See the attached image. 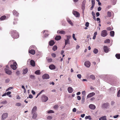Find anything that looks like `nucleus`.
<instances>
[{
	"instance_id": "nucleus-1",
	"label": "nucleus",
	"mask_w": 120,
	"mask_h": 120,
	"mask_svg": "<svg viewBox=\"0 0 120 120\" xmlns=\"http://www.w3.org/2000/svg\"><path fill=\"white\" fill-rule=\"evenodd\" d=\"M11 33L12 37L14 39L18 38L19 37V34L16 30H12Z\"/></svg>"
},
{
	"instance_id": "nucleus-2",
	"label": "nucleus",
	"mask_w": 120,
	"mask_h": 120,
	"mask_svg": "<svg viewBox=\"0 0 120 120\" xmlns=\"http://www.w3.org/2000/svg\"><path fill=\"white\" fill-rule=\"evenodd\" d=\"M17 64L16 62H14L13 64H11V68L14 70H15L17 68L16 66Z\"/></svg>"
},
{
	"instance_id": "nucleus-3",
	"label": "nucleus",
	"mask_w": 120,
	"mask_h": 120,
	"mask_svg": "<svg viewBox=\"0 0 120 120\" xmlns=\"http://www.w3.org/2000/svg\"><path fill=\"white\" fill-rule=\"evenodd\" d=\"M107 32L106 30H104L102 31L101 34V36L103 37L106 36L107 35Z\"/></svg>"
},
{
	"instance_id": "nucleus-4",
	"label": "nucleus",
	"mask_w": 120,
	"mask_h": 120,
	"mask_svg": "<svg viewBox=\"0 0 120 120\" xmlns=\"http://www.w3.org/2000/svg\"><path fill=\"white\" fill-rule=\"evenodd\" d=\"M103 49L104 52L105 53H108L109 51V48L106 46H104Z\"/></svg>"
},
{
	"instance_id": "nucleus-5",
	"label": "nucleus",
	"mask_w": 120,
	"mask_h": 120,
	"mask_svg": "<svg viewBox=\"0 0 120 120\" xmlns=\"http://www.w3.org/2000/svg\"><path fill=\"white\" fill-rule=\"evenodd\" d=\"M48 100V97L46 96L43 95L42 97V101L43 102H46Z\"/></svg>"
},
{
	"instance_id": "nucleus-6",
	"label": "nucleus",
	"mask_w": 120,
	"mask_h": 120,
	"mask_svg": "<svg viewBox=\"0 0 120 120\" xmlns=\"http://www.w3.org/2000/svg\"><path fill=\"white\" fill-rule=\"evenodd\" d=\"M73 13L76 17H78L79 16L80 14L77 11H73Z\"/></svg>"
},
{
	"instance_id": "nucleus-7",
	"label": "nucleus",
	"mask_w": 120,
	"mask_h": 120,
	"mask_svg": "<svg viewBox=\"0 0 120 120\" xmlns=\"http://www.w3.org/2000/svg\"><path fill=\"white\" fill-rule=\"evenodd\" d=\"M84 65L87 67L89 68L90 65V63L89 61H87L85 62Z\"/></svg>"
},
{
	"instance_id": "nucleus-8",
	"label": "nucleus",
	"mask_w": 120,
	"mask_h": 120,
	"mask_svg": "<svg viewBox=\"0 0 120 120\" xmlns=\"http://www.w3.org/2000/svg\"><path fill=\"white\" fill-rule=\"evenodd\" d=\"M42 78L43 79H49V76L48 74H44L42 76Z\"/></svg>"
},
{
	"instance_id": "nucleus-9",
	"label": "nucleus",
	"mask_w": 120,
	"mask_h": 120,
	"mask_svg": "<svg viewBox=\"0 0 120 120\" xmlns=\"http://www.w3.org/2000/svg\"><path fill=\"white\" fill-rule=\"evenodd\" d=\"M8 114L7 113L3 114L2 115V120H4V119L6 118L8 116Z\"/></svg>"
},
{
	"instance_id": "nucleus-10",
	"label": "nucleus",
	"mask_w": 120,
	"mask_h": 120,
	"mask_svg": "<svg viewBox=\"0 0 120 120\" xmlns=\"http://www.w3.org/2000/svg\"><path fill=\"white\" fill-rule=\"evenodd\" d=\"M95 93L94 92L90 93L87 95V97L88 98H90L95 95Z\"/></svg>"
},
{
	"instance_id": "nucleus-11",
	"label": "nucleus",
	"mask_w": 120,
	"mask_h": 120,
	"mask_svg": "<svg viewBox=\"0 0 120 120\" xmlns=\"http://www.w3.org/2000/svg\"><path fill=\"white\" fill-rule=\"evenodd\" d=\"M92 6L90 8V10H92L94 8L95 5V2L94 0H92Z\"/></svg>"
},
{
	"instance_id": "nucleus-12",
	"label": "nucleus",
	"mask_w": 120,
	"mask_h": 120,
	"mask_svg": "<svg viewBox=\"0 0 120 120\" xmlns=\"http://www.w3.org/2000/svg\"><path fill=\"white\" fill-rule=\"evenodd\" d=\"M49 68L51 70L54 69L56 68L55 66L53 64L50 65L49 66Z\"/></svg>"
},
{
	"instance_id": "nucleus-13",
	"label": "nucleus",
	"mask_w": 120,
	"mask_h": 120,
	"mask_svg": "<svg viewBox=\"0 0 120 120\" xmlns=\"http://www.w3.org/2000/svg\"><path fill=\"white\" fill-rule=\"evenodd\" d=\"M37 109V108L36 106H35L34 107L32 110L31 113L32 114H33L36 112Z\"/></svg>"
},
{
	"instance_id": "nucleus-14",
	"label": "nucleus",
	"mask_w": 120,
	"mask_h": 120,
	"mask_svg": "<svg viewBox=\"0 0 120 120\" xmlns=\"http://www.w3.org/2000/svg\"><path fill=\"white\" fill-rule=\"evenodd\" d=\"M89 108L91 109H94L96 108L95 105L93 104H90L89 106Z\"/></svg>"
},
{
	"instance_id": "nucleus-15",
	"label": "nucleus",
	"mask_w": 120,
	"mask_h": 120,
	"mask_svg": "<svg viewBox=\"0 0 120 120\" xmlns=\"http://www.w3.org/2000/svg\"><path fill=\"white\" fill-rule=\"evenodd\" d=\"M35 50L33 49H31L30 50H29V53H30V54H32L34 55L35 53Z\"/></svg>"
},
{
	"instance_id": "nucleus-16",
	"label": "nucleus",
	"mask_w": 120,
	"mask_h": 120,
	"mask_svg": "<svg viewBox=\"0 0 120 120\" xmlns=\"http://www.w3.org/2000/svg\"><path fill=\"white\" fill-rule=\"evenodd\" d=\"M30 64L33 67H34L35 66V61L33 60H30Z\"/></svg>"
},
{
	"instance_id": "nucleus-17",
	"label": "nucleus",
	"mask_w": 120,
	"mask_h": 120,
	"mask_svg": "<svg viewBox=\"0 0 120 120\" xmlns=\"http://www.w3.org/2000/svg\"><path fill=\"white\" fill-rule=\"evenodd\" d=\"M68 92L70 93H72L73 91V89L71 87H69L68 89Z\"/></svg>"
},
{
	"instance_id": "nucleus-18",
	"label": "nucleus",
	"mask_w": 120,
	"mask_h": 120,
	"mask_svg": "<svg viewBox=\"0 0 120 120\" xmlns=\"http://www.w3.org/2000/svg\"><path fill=\"white\" fill-rule=\"evenodd\" d=\"M61 36L60 35H57L55 38V39L57 41L61 39Z\"/></svg>"
},
{
	"instance_id": "nucleus-19",
	"label": "nucleus",
	"mask_w": 120,
	"mask_h": 120,
	"mask_svg": "<svg viewBox=\"0 0 120 120\" xmlns=\"http://www.w3.org/2000/svg\"><path fill=\"white\" fill-rule=\"evenodd\" d=\"M109 105V104L108 103H104L103 104L102 106L103 107L107 108Z\"/></svg>"
},
{
	"instance_id": "nucleus-20",
	"label": "nucleus",
	"mask_w": 120,
	"mask_h": 120,
	"mask_svg": "<svg viewBox=\"0 0 120 120\" xmlns=\"http://www.w3.org/2000/svg\"><path fill=\"white\" fill-rule=\"evenodd\" d=\"M5 71L6 73L8 75H11V71L7 70L6 69H5Z\"/></svg>"
},
{
	"instance_id": "nucleus-21",
	"label": "nucleus",
	"mask_w": 120,
	"mask_h": 120,
	"mask_svg": "<svg viewBox=\"0 0 120 120\" xmlns=\"http://www.w3.org/2000/svg\"><path fill=\"white\" fill-rule=\"evenodd\" d=\"M99 120H106V118L105 116L101 117L99 118Z\"/></svg>"
},
{
	"instance_id": "nucleus-22",
	"label": "nucleus",
	"mask_w": 120,
	"mask_h": 120,
	"mask_svg": "<svg viewBox=\"0 0 120 120\" xmlns=\"http://www.w3.org/2000/svg\"><path fill=\"white\" fill-rule=\"evenodd\" d=\"M67 22L71 25H73V24L71 22V20L69 18H67Z\"/></svg>"
},
{
	"instance_id": "nucleus-23",
	"label": "nucleus",
	"mask_w": 120,
	"mask_h": 120,
	"mask_svg": "<svg viewBox=\"0 0 120 120\" xmlns=\"http://www.w3.org/2000/svg\"><path fill=\"white\" fill-rule=\"evenodd\" d=\"M55 44V42L51 40L49 42V45L50 46H52Z\"/></svg>"
},
{
	"instance_id": "nucleus-24",
	"label": "nucleus",
	"mask_w": 120,
	"mask_h": 120,
	"mask_svg": "<svg viewBox=\"0 0 120 120\" xmlns=\"http://www.w3.org/2000/svg\"><path fill=\"white\" fill-rule=\"evenodd\" d=\"M6 18V16L4 15L1 16L0 18V19L1 20H5Z\"/></svg>"
},
{
	"instance_id": "nucleus-25",
	"label": "nucleus",
	"mask_w": 120,
	"mask_h": 120,
	"mask_svg": "<svg viewBox=\"0 0 120 120\" xmlns=\"http://www.w3.org/2000/svg\"><path fill=\"white\" fill-rule=\"evenodd\" d=\"M58 32H59V33L60 34H65V32L63 30H62L60 31H57V33H58Z\"/></svg>"
},
{
	"instance_id": "nucleus-26",
	"label": "nucleus",
	"mask_w": 120,
	"mask_h": 120,
	"mask_svg": "<svg viewBox=\"0 0 120 120\" xmlns=\"http://www.w3.org/2000/svg\"><path fill=\"white\" fill-rule=\"evenodd\" d=\"M65 45H66L67 44H70V41L69 40H65Z\"/></svg>"
},
{
	"instance_id": "nucleus-27",
	"label": "nucleus",
	"mask_w": 120,
	"mask_h": 120,
	"mask_svg": "<svg viewBox=\"0 0 120 120\" xmlns=\"http://www.w3.org/2000/svg\"><path fill=\"white\" fill-rule=\"evenodd\" d=\"M37 116V114L36 113H34L33 115L32 118L34 119H35Z\"/></svg>"
},
{
	"instance_id": "nucleus-28",
	"label": "nucleus",
	"mask_w": 120,
	"mask_h": 120,
	"mask_svg": "<svg viewBox=\"0 0 120 120\" xmlns=\"http://www.w3.org/2000/svg\"><path fill=\"white\" fill-rule=\"evenodd\" d=\"M27 72L28 69L27 68H26L23 70V74H25L27 73Z\"/></svg>"
},
{
	"instance_id": "nucleus-29",
	"label": "nucleus",
	"mask_w": 120,
	"mask_h": 120,
	"mask_svg": "<svg viewBox=\"0 0 120 120\" xmlns=\"http://www.w3.org/2000/svg\"><path fill=\"white\" fill-rule=\"evenodd\" d=\"M114 32L113 31H111L110 32V34L111 36L113 37L114 36Z\"/></svg>"
},
{
	"instance_id": "nucleus-30",
	"label": "nucleus",
	"mask_w": 120,
	"mask_h": 120,
	"mask_svg": "<svg viewBox=\"0 0 120 120\" xmlns=\"http://www.w3.org/2000/svg\"><path fill=\"white\" fill-rule=\"evenodd\" d=\"M116 58L118 59H120V54H116L115 55Z\"/></svg>"
},
{
	"instance_id": "nucleus-31",
	"label": "nucleus",
	"mask_w": 120,
	"mask_h": 120,
	"mask_svg": "<svg viewBox=\"0 0 120 120\" xmlns=\"http://www.w3.org/2000/svg\"><path fill=\"white\" fill-rule=\"evenodd\" d=\"M13 13L14 15H18V13L15 10H14L13 11Z\"/></svg>"
},
{
	"instance_id": "nucleus-32",
	"label": "nucleus",
	"mask_w": 120,
	"mask_h": 120,
	"mask_svg": "<svg viewBox=\"0 0 120 120\" xmlns=\"http://www.w3.org/2000/svg\"><path fill=\"white\" fill-rule=\"evenodd\" d=\"M46 59L47 61L49 63L51 62L52 61V60L51 58H47Z\"/></svg>"
},
{
	"instance_id": "nucleus-33",
	"label": "nucleus",
	"mask_w": 120,
	"mask_h": 120,
	"mask_svg": "<svg viewBox=\"0 0 120 120\" xmlns=\"http://www.w3.org/2000/svg\"><path fill=\"white\" fill-rule=\"evenodd\" d=\"M57 49V47L56 45H55L52 48V49L54 51H55V50H56Z\"/></svg>"
},
{
	"instance_id": "nucleus-34",
	"label": "nucleus",
	"mask_w": 120,
	"mask_h": 120,
	"mask_svg": "<svg viewBox=\"0 0 120 120\" xmlns=\"http://www.w3.org/2000/svg\"><path fill=\"white\" fill-rule=\"evenodd\" d=\"M40 70H38L35 72V73L37 75H39L40 74Z\"/></svg>"
},
{
	"instance_id": "nucleus-35",
	"label": "nucleus",
	"mask_w": 120,
	"mask_h": 120,
	"mask_svg": "<svg viewBox=\"0 0 120 120\" xmlns=\"http://www.w3.org/2000/svg\"><path fill=\"white\" fill-rule=\"evenodd\" d=\"M98 51L97 49H94L93 50V52L95 54H97L98 52Z\"/></svg>"
},
{
	"instance_id": "nucleus-36",
	"label": "nucleus",
	"mask_w": 120,
	"mask_h": 120,
	"mask_svg": "<svg viewBox=\"0 0 120 120\" xmlns=\"http://www.w3.org/2000/svg\"><path fill=\"white\" fill-rule=\"evenodd\" d=\"M30 78L32 79H35V76L31 75L30 76Z\"/></svg>"
},
{
	"instance_id": "nucleus-37",
	"label": "nucleus",
	"mask_w": 120,
	"mask_h": 120,
	"mask_svg": "<svg viewBox=\"0 0 120 120\" xmlns=\"http://www.w3.org/2000/svg\"><path fill=\"white\" fill-rule=\"evenodd\" d=\"M107 16L109 17H110L111 16V13L110 11H108L107 12Z\"/></svg>"
},
{
	"instance_id": "nucleus-38",
	"label": "nucleus",
	"mask_w": 120,
	"mask_h": 120,
	"mask_svg": "<svg viewBox=\"0 0 120 120\" xmlns=\"http://www.w3.org/2000/svg\"><path fill=\"white\" fill-rule=\"evenodd\" d=\"M82 103H83L85 101V98L84 96H83L82 97Z\"/></svg>"
},
{
	"instance_id": "nucleus-39",
	"label": "nucleus",
	"mask_w": 120,
	"mask_h": 120,
	"mask_svg": "<svg viewBox=\"0 0 120 120\" xmlns=\"http://www.w3.org/2000/svg\"><path fill=\"white\" fill-rule=\"evenodd\" d=\"M113 1H112V5H114L116 3L117 0H113Z\"/></svg>"
},
{
	"instance_id": "nucleus-40",
	"label": "nucleus",
	"mask_w": 120,
	"mask_h": 120,
	"mask_svg": "<svg viewBox=\"0 0 120 120\" xmlns=\"http://www.w3.org/2000/svg\"><path fill=\"white\" fill-rule=\"evenodd\" d=\"M85 5H82V10L83 12V13L85 9Z\"/></svg>"
},
{
	"instance_id": "nucleus-41",
	"label": "nucleus",
	"mask_w": 120,
	"mask_h": 120,
	"mask_svg": "<svg viewBox=\"0 0 120 120\" xmlns=\"http://www.w3.org/2000/svg\"><path fill=\"white\" fill-rule=\"evenodd\" d=\"M90 78L93 79H95V77L93 75H91L90 76Z\"/></svg>"
},
{
	"instance_id": "nucleus-42",
	"label": "nucleus",
	"mask_w": 120,
	"mask_h": 120,
	"mask_svg": "<svg viewBox=\"0 0 120 120\" xmlns=\"http://www.w3.org/2000/svg\"><path fill=\"white\" fill-rule=\"evenodd\" d=\"M104 42L105 43H109L110 42V40L109 39H106L105 40Z\"/></svg>"
},
{
	"instance_id": "nucleus-43",
	"label": "nucleus",
	"mask_w": 120,
	"mask_h": 120,
	"mask_svg": "<svg viewBox=\"0 0 120 120\" xmlns=\"http://www.w3.org/2000/svg\"><path fill=\"white\" fill-rule=\"evenodd\" d=\"M54 111L52 110H51L48 111H47L48 113H54Z\"/></svg>"
},
{
	"instance_id": "nucleus-44",
	"label": "nucleus",
	"mask_w": 120,
	"mask_h": 120,
	"mask_svg": "<svg viewBox=\"0 0 120 120\" xmlns=\"http://www.w3.org/2000/svg\"><path fill=\"white\" fill-rule=\"evenodd\" d=\"M7 103L6 101L5 100L1 102L0 103L1 104H6Z\"/></svg>"
},
{
	"instance_id": "nucleus-45",
	"label": "nucleus",
	"mask_w": 120,
	"mask_h": 120,
	"mask_svg": "<svg viewBox=\"0 0 120 120\" xmlns=\"http://www.w3.org/2000/svg\"><path fill=\"white\" fill-rule=\"evenodd\" d=\"M44 90H42L37 95L36 97V98H37L38 96Z\"/></svg>"
},
{
	"instance_id": "nucleus-46",
	"label": "nucleus",
	"mask_w": 120,
	"mask_h": 120,
	"mask_svg": "<svg viewBox=\"0 0 120 120\" xmlns=\"http://www.w3.org/2000/svg\"><path fill=\"white\" fill-rule=\"evenodd\" d=\"M51 55L53 57H55L56 56V54L54 53H52Z\"/></svg>"
},
{
	"instance_id": "nucleus-47",
	"label": "nucleus",
	"mask_w": 120,
	"mask_h": 120,
	"mask_svg": "<svg viewBox=\"0 0 120 120\" xmlns=\"http://www.w3.org/2000/svg\"><path fill=\"white\" fill-rule=\"evenodd\" d=\"M21 105V104L20 103H16L15 105L16 106H19Z\"/></svg>"
},
{
	"instance_id": "nucleus-48",
	"label": "nucleus",
	"mask_w": 120,
	"mask_h": 120,
	"mask_svg": "<svg viewBox=\"0 0 120 120\" xmlns=\"http://www.w3.org/2000/svg\"><path fill=\"white\" fill-rule=\"evenodd\" d=\"M66 37H67V40H69V39L70 38L71 36L70 35H67Z\"/></svg>"
},
{
	"instance_id": "nucleus-49",
	"label": "nucleus",
	"mask_w": 120,
	"mask_h": 120,
	"mask_svg": "<svg viewBox=\"0 0 120 120\" xmlns=\"http://www.w3.org/2000/svg\"><path fill=\"white\" fill-rule=\"evenodd\" d=\"M59 107V106L58 105H56L54 106L53 108L55 109H57Z\"/></svg>"
},
{
	"instance_id": "nucleus-50",
	"label": "nucleus",
	"mask_w": 120,
	"mask_h": 120,
	"mask_svg": "<svg viewBox=\"0 0 120 120\" xmlns=\"http://www.w3.org/2000/svg\"><path fill=\"white\" fill-rule=\"evenodd\" d=\"M52 118V117L50 116H48L47 117V119L48 120H51Z\"/></svg>"
},
{
	"instance_id": "nucleus-51",
	"label": "nucleus",
	"mask_w": 120,
	"mask_h": 120,
	"mask_svg": "<svg viewBox=\"0 0 120 120\" xmlns=\"http://www.w3.org/2000/svg\"><path fill=\"white\" fill-rule=\"evenodd\" d=\"M10 81V80L9 79H7L5 80V82L6 83H8Z\"/></svg>"
},
{
	"instance_id": "nucleus-52",
	"label": "nucleus",
	"mask_w": 120,
	"mask_h": 120,
	"mask_svg": "<svg viewBox=\"0 0 120 120\" xmlns=\"http://www.w3.org/2000/svg\"><path fill=\"white\" fill-rule=\"evenodd\" d=\"M117 96L118 97H120V90L118 92Z\"/></svg>"
},
{
	"instance_id": "nucleus-53",
	"label": "nucleus",
	"mask_w": 120,
	"mask_h": 120,
	"mask_svg": "<svg viewBox=\"0 0 120 120\" xmlns=\"http://www.w3.org/2000/svg\"><path fill=\"white\" fill-rule=\"evenodd\" d=\"M72 37L74 40L75 41L76 40V39L75 37V34H73Z\"/></svg>"
},
{
	"instance_id": "nucleus-54",
	"label": "nucleus",
	"mask_w": 120,
	"mask_h": 120,
	"mask_svg": "<svg viewBox=\"0 0 120 120\" xmlns=\"http://www.w3.org/2000/svg\"><path fill=\"white\" fill-rule=\"evenodd\" d=\"M86 3V0H83V2L82 3V5H85Z\"/></svg>"
},
{
	"instance_id": "nucleus-55",
	"label": "nucleus",
	"mask_w": 120,
	"mask_h": 120,
	"mask_svg": "<svg viewBox=\"0 0 120 120\" xmlns=\"http://www.w3.org/2000/svg\"><path fill=\"white\" fill-rule=\"evenodd\" d=\"M82 94L83 96H85L86 95V92L84 91H83L82 92Z\"/></svg>"
},
{
	"instance_id": "nucleus-56",
	"label": "nucleus",
	"mask_w": 120,
	"mask_h": 120,
	"mask_svg": "<svg viewBox=\"0 0 120 120\" xmlns=\"http://www.w3.org/2000/svg\"><path fill=\"white\" fill-rule=\"evenodd\" d=\"M77 77L79 79H80L81 77V74H79L77 75Z\"/></svg>"
},
{
	"instance_id": "nucleus-57",
	"label": "nucleus",
	"mask_w": 120,
	"mask_h": 120,
	"mask_svg": "<svg viewBox=\"0 0 120 120\" xmlns=\"http://www.w3.org/2000/svg\"><path fill=\"white\" fill-rule=\"evenodd\" d=\"M89 23L88 22H86V24H85V26L86 27H88L89 26Z\"/></svg>"
},
{
	"instance_id": "nucleus-58",
	"label": "nucleus",
	"mask_w": 120,
	"mask_h": 120,
	"mask_svg": "<svg viewBox=\"0 0 120 120\" xmlns=\"http://www.w3.org/2000/svg\"><path fill=\"white\" fill-rule=\"evenodd\" d=\"M77 99L78 100H80L81 99V97L80 96H78L77 97Z\"/></svg>"
},
{
	"instance_id": "nucleus-59",
	"label": "nucleus",
	"mask_w": 120,
	"mask_h": 120,
	"mask_svg": "<svg viewBox=\"0 0 120 120\" xmlns=\"http://www.w3.org/2000/svg\"><path fill=\"white\" fill-rule=\"evenodd\" d=\"M89 117L90 118H91L90 117V116H86L85 117V119H90V118H89Z\"/></svg>"
},
{
	"instance_id": "nucleus-60",
	"label": "nucleus",
	"mask_w": 120,
	"mask_h": 120,
	"mask_svg": "<svg viewBox=\"0 0 120 120\" xmlns=\"http://www.w3.org/2000/svg\"><path fill=\"white\" fill-rule=\"evenodd\" d=\"M73 112H75L76 111V109L75 108H74L72 110Z\"/></svg>"
},
{
	"instance_id": "nucleus-61",
	"label": "nucleus",
	"mask_w": 120,
	"mask_h": 120,
	"mask_svg": "<svg viewBox=\"0 0 120 120\" xmlns=\"http://www.w3.org/2000/svg\"><path fill=\"white\" fill-rule=\"evenodd\" d=\"M11 93V92L10 91H8L6 93L7 95L8 96V95L10 94Z\"/></svg>"
},
{
	"instance_id": "nucleus-62",
	"label": "nucleus",
	"mask_w": 120,
	"mask_h": 120,
	"mask_svg": "<svg viewBox=\"0 0 120 120\" xmlns=\"http://www.w3.org/2000/svg\"><path fill=\"white\" fill-rule=\"evenodd\" d=\"M107 30H112L111 28L110 27H107Z\"/></svg>"
},
{
	"instance_id": "nucleus-63",
	"label": "nucleus",
	"mask_w": 120,
	"mask_h": 120,
	"mask_svg": "<svg viewBox=\"0 0 120 120\" xmlns=\"http://www.w3.org/2000/svg\"><path fill=\"white\" fill-rule=\"evenodd\" d=\"M29 97L30 98H33V97L32 95L31 94L29 95Z\"/></svg>"
},
{
	"instance_id": "nucleus-64",
	"label": "nucleus",
	"mask_w": 120,
	"mask_h": 120,
	"mask_svg": "<svg viewBox=\"0 0 120 120\" xmlns=\"http://www.w3.org/2000/svg\"><path fill=\"white\" fill-rule=\"evenodd\" d=\"M101 9V8L100 7H99L98 8V11H100Z\"/></svg>"
}]
</instances>
